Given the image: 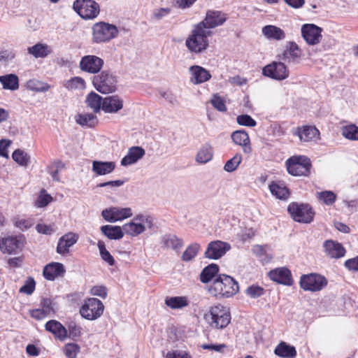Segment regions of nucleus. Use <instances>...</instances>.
Masks as SVG:
<instances>
[{
	"label": "nucleus",
	"mask_w": 358,
	"mask_h": 358,
	"mask_svg": "<svg viewBox=\"0 0 358 358\" xmlns=\"http://www.w3.org/2000/svg\"><path fill=\"white\" fill-rule=\"evenodd\" d=\"M43 311L48 316H51L56 312L57 309V304L50 299H43L41 302Z\"/></svg>",
	"instance_id": "3c124183"
},
{
	"label": "nucleus",
	"mask_w": 358,
	"mask_h": 358,
	"mask_svg": "<svg viewBox=\"0 0 358 358\" xmlns=\"http://www.w3.org/2000/svg\"><path fill=\"white\" fill-rule=\"evenodd\" d=\"M269 189L272 194L279 199H286L289 196V190L283 184L272 183Z\"/></svg>",
	"instance_id": "58836bf2"
},
{
	"label": "nucleus",
	"mask_w": 358,
	"mask_h": 358,
	"mask_svg": "<svg viewBox=\"0 0 358 358\" xmlns=\"http://www.w3.org/2000/svg\"><path fill=\"white\" fill-rule=\"evenodd\" d=\"M64 166V164L60 162H55L52 166L49 167L48 172L51 175L52 180L57 182L60 181L59 176V170Z\"/></svg>",
	"instance_id": "6e6d98bb"
},
{
	"label": "nucleus",
	"mask_w": 358,
	"mask_h": 358,
	"mask_svg": "<svg viewBox=\"0 0 358 358\" xmlns=\"http://www.w3.org/2000/svg\"><path fill=\"white\" fill-rule=\"evenodd\" d=\"M115 169V163L113 162H92V171L97 176H104L112 173Z\"/></svg>",
	"instance_id": "c756f323"
},
{
	"label": "nucleus",
	"mask_w": 358,
	"mask_h": 358,
	"mask_svg": "<svg viewBox=\"0 0 358 358\" xmlns=\"http://www.w3.org/2000/svg\"><path fill=\"white\" fill-rule=\"evenodd\" d=\"M239 290L238 282L231 276L220 275L215 279L210 288L215 296L229 298L235 295Z\"/></svg>",
	"instance_id": "7ed1b4c3"
},
{
	"label": "nucleus",
	"mask_w": 358,
	"mask_h": 358,
	"mask_svg": "<svg viewBox=\"0 0 358 358\" xmlns=\"http://www.w3.org/2000/svg\"><path fill=\"white\" fill-rule=\"evenodd\" d=\"M345 266L351 271H358V256L357 257L347 260Z\"/></svg>",
	"instance_id": "338daca9"
},
{
	"label": "nucleus",
	"mask_w": 358,
	"mask_h": 358,
	"mask_svg": "<svg viewBox=\"0 0 358 358\" xmlns=\"http://www.w3.org/2000/svg\"><path fill=\"white\" fill-rule=\"evenodd\" d=\"M190 301L187 296H167L164 304L171 310H182L189 306Z\"/></svg>",
	"instance_id": "cd10ccee"
},
{
	"label": "nucleus",
	"mask_w": 358,
	"mask_h": 358,
	"mask_svg": "<svg viewBox=\"0 0 358 358\" xmlns=\"http://www.w3.org/2000/svg\"><path fill=\"white\" fill-rule=\"evenodd\" d=\"M65 272L62 264L53 262L46 265L43 269V275L48 280H53Z\"/></svg>",
	"instance_id": "c85d7f7f"
},
{
	"label": "nucleus",
	"mask_w": 358,
	"mask_h": 358,
	"mask_svg": "<svg viewBox=\"0 0 358 358\" xmlns=\"http://www.w3.org/2000/svg\"><path fill=\"white\" fill-rule=\"evenodd\" d=\"M231 249V245L221 241L210 242L205 252V257L210 259H217L222 257Z\"/></svg>",
	"instance_id": "dca6fc26"
},
{
	"label": "nucleus",
	"mask_w": 358,
	"mask_h": 358,
	"mask_svg": "<svg viewBox=\"0 0 358 358\" xmlns=\"http://www.w3.org/2000/svg\"><path fill=\"white\" fill-rule=\"evenodd\" d=\"M90 294L93 296L106 299L108 295L107 288L103 285H94L90 289Z\"/></svg>",
	"instance_id": "052dcab7"
},
{
	"label": "nucleus",
	"mask_w": 358,
	"mask_h": 358,
	"mask_svg": "<svg viewBox=\"0 0 358 358\" xmlns=\"http://www.w3.org/2000/svg\"><path fill=\"white\" fill-rule=\"evenodd\" d=\"M0 83L3 88L9 90H16L19 88L18 77L13 73L0 76Z\"/></svg>",
	"instance_id": "c9c22d12"
},
{
	"label": "nucleus",
	"mask_w": 358,
	"mask_h": 358,
	"mask_svg": "<svg viewBox=\"0 0 358 358\" xmlns=\"http://www.w3.org/2000/svg\"><path fill=\"white\" fill-rule=\"evenodd\" d=\"M103 60L96 55H86L80 62V69L90 73H96L102 68Z\"/></svg>",
	"instance_id": "f3484780"
},
{
	"label": "nucleus",
	"mask_w": 358,
	"mask_h": 358,
	"mask_svg": "<svg viewBox=\"0 0 358 358\" xmlns=\"http://www.w3.org/2000/svg\"><path fill=\"white\" fill-rule=\"evenodd\" d=\"M65 87L70 90H84L85 88V82L80 77H74L66 81Z\"/></svg>",
	"instance_id": "de8ad7c7"
},
{
	"label": "nucleus",
	"mask_w": 358,
	"mask_h": 358,
	"mask_svg": "<svg viewBox=\"0 0 358 358\" xmlns=\"http://www.w3.org/2000/svg\"><path fill=\"white\" fill-rule=\"evenodd\" d=\"M211 104L213 107L220 112L227 111V106L224 100L217 94H214L210 100Z\"/></svg>",
	"instance_id": "bf43d9fd"
},
{
	"label": "nucleus",
	"mask_w": 358,
	"mask_h": 358,
	"mask_svg": "<svg viewBox=\"0 0 358 358\" xmlns=\"http://www.w3.org/2000/svg\"><path fill=\"white\" fill-rule=\"evenodd\" d=\"M124 182L121 180H113V181H108L106 182H101L96 185L97 187H108L110 189H113L116 187H119L123 184Z\"/></svg>",
	"instance_id": "69168bd1"
},
{
	"label": "nucleus",
	"mask_w": 358,
	"mask_h": 358,
	"mask_svg": "<svg viewBox=\"0 0 358 358\" xmlns=\"http://www.w3.org/2000/svg\"><path fill=\"white\" fill-rule=\"evenodd\" d=\"M164 244L166 248H171L176 251H178L183 246L182 241L174 235L165 236Z\"/></svg>",
	"instance_id": "a19ab883"
},
{
	"label": "nucleus",
	"mask_w": 358,
	"mask_h": 358,
	"mask_svg": "<svg viewBox=\"0 0 358 358\" xmlns=\"http://www.w3.org/2000/svg\"><path fill=\"white\" fill-rule=\"evenodd\" d=\"M287 169L289 174L295 176H306L310 173V159L304 156H293L287 162Z\"/></svg>",
	"instance_id": "0eeeda50"
},
{
	"label": "nucleus",
	"mask_w": 358,
	"mask_h": 358,
	"mask_svg": "<svg viewBox=\"0 0 358 358\" xmlns=\"http://www.w3.org/2000/svg\"><path fill=\"white\" fill-rule=\"evenodd\" d=\"M74 10L83 19H94L99 13V5L93 0H76Z\"/></svg>",
	"instance_id": "1a4fd4ad"
},
{
	"label": "nucleus",
	"mask_w": 358,
	"mask_h": 358,
	"mask_svg": "<svg viewBox=\"0 0 358 358\" xmlns=\"http://www.w3.org/2000/svg\"><path fill=\"white\" fill-rule=\"evenodd\" d=\"M189 71L191 73L190 81L195 85L206 82L211 78L209 71L199 66H191Z\"/></svg>",
	"instance_id": "bb28decb"
},
{
	"label": "nucleus",
	"mask_w": 358,
	"mask_h": 358,
	"mask_svg": "<svg viewBox=\"0 0 358 358\" xmlns=\"http://www.w3.org/2000/svg\"><path fill=\"white\" fill-rule=\"evenodd\" d=\"M27 51L36 58L45 57L52 52V48L47 44L38 43L28 48Z\"/></svg>",
	"instance_id": "f704fd0d"
},
{
	"label": "nucleus",
	"mask_w": 358,
	"mask_h": 358,
	"mask_svg": "<svg viewBox=\"0 0 358 358\" xmlns=\"http://www.w3.org/2000/svg\"><path fill=\"white\" fill-rule=\"evenodd\" d=\"M153 227L152 217L147 214L138 213L131 221L122 226V229L127 235L136 237L144 233L146 229Z\"/></svg>",
	"instance_id": "20e7f679"
},
{
	"label": "nucleus",
	"mask_w": 358,
	"mask_h": 358,
	"mask_svg": "<svg viewBox=\"0 0 358 358\" xmlns=\"http://www.w3.org/2000/svg\"><path fill=\"white\" fill-rule=\"evenodd\" d=\"M301 36L310 45H315L320 43L322 29L314 24H305L301 29Z\"/></svg>",
	"instance_id": "4468645a"
},
{
	"label": "nucleus",
	"mask_w": 358,
	"mask_h": 358,
	"mask_svg": "<svg viewBox=\"0 0 358 358\" xmlns=\"http://www.w3.org/2000/svg\"><path fill=\"white\" fill-rule=\"evenodd\" d=\"M52 201V197L43 189L35 201V206L38 208H43L48 206Z\"/></svg>",
	"instance_id": "5fc2aeb1"
},
{
	"label": "nucleus",
	"mask_w": 358,
	"mask_h": 358,
	"mask_svg": "<svg viewBox=\"0 0 358 358\" xmlns=\"http://www.w3.org/2000/svg\"><path fill=\"white\" fill-rule=\"evenodd\" d=\"M233 142L242 147L243 151L245 154H249L252 151L250 146V140L248 134L244 130L235 131L231 134Z\"/></svg>",
	"instance_id": "b1692460"
},
{
	"label": "nucleus",
	"mask_w": 358,
	"mask_h": 358,
	"mask_svg": "<svg viewBox=\"0 0 358 358\" xmlns=\"http://www.w3.org/2000/svg\"><path fill=\"white\" fill-rule=\"evenodd\" d=\"M77 234L69 232L62 236L58 241L57 252L60 255H64L69 252V248L78 240Z\"/></svg>",
	"instance_id": "412c9836"
},
{
	"label": "nucleus",
	"mask_w": 358,
	"mask_h": 358,
	"mask_svg": "<svg viewBox=\"0 0 358 358\" xmlns=\"http://www.w3.org/2000/svg\"><path fill=\"white\" fill-rule=\"evenodd\" d=\"M327 284L326 278L318 274L304 275L300 280L301 287L312 292L321 290Z\"/></svg>",
	"instance_id": "ddd939ff"
},
{
	"label": "nucleus",
	"mask_w": 358,
	"mask_h": 358,
	"mask_svg": "<svg viewBox=\"0 0 358 358\" xmlns=\"http://www.w3.org/2000/svg\"><path fill=\"white\" fill-rule=\"evenodd\" d=\"M166 358H190L185 352L173 351L166 354Z\"/></svg>",
	"instance_id": "774afa93"
},
{
	"label": "nucleus",
	"mask_w": 358,
	"mask_h": 358,
	"mask_svg": "<svg viewBox=\"0 0 358 358\" xmlns=\"http://www.w3.org/2000/svg\"><path fill=\"white\" fill-rule=\"evenodd\" d=\"M79 351L80 347L75 343H68L64 348V352L68 358H76Z\"/></svg>",
	"instance_id": "13d9d810"
},
{
	"label": "nucleus",
	"mask_w": 358,
	"mask_h": 358,
	"mask_svg": "<svg viewBox=\"0 0 358 358\" xmlns=\"http://www.w3.org/2000/svg\"><path fill=\"white\" fill-rule=\"evenodd\" d=\"M24 238L22 236H8L0 240V249L3 252L11 254L23 246Z\"/></svg>",
	"instance_id": "6ab92c4d"
},
{
	"label": "nucleus",
	"mask_w": 358,
	"mask_h": 358,
	"mask_svg": "<svg viewBox=\"0 0 358 358\" xmlns=\"http://www.w3.org/2000/svg\"><path fill=\"white\" fill-rule=\"evenodd\" d=\"M203 23L194 24L190 34L185 39V46L191 53L201 54L209 47L208 38L212 36L213 32L203 29Z\"/></svg>",
	"instance_id": "f257e3e1"
},
{
	"label": "nucleus",
	"mask_w": 358,
	"mask_h": 358,
	"mask_svg": "<svg viewBox=\"0 0 358 358\" xmlns=\"http://www.w3.org/2000/svg\"><path fill=\"white\" fill-rule=\"evenodd\" d=\"M171 13V8H160L155 10L152 15V18L155 20H160L162 18L166 17Z\"/></svg>",
	"instance_id": "0e129e2a"
},
{
	"label": "nucleus",
	"mask_w": 358,
	"mask_h": 358,
	"mask_svg": "<svg viewBox=\"0 0 358 358\" xmlns=\"http://www.w3.org/2000/svg\"><path fill=\"white\" fill-rule=\"evenodd\" d=\"M101 232L109 239H121L124 234L122 227L104 225L101 227Z\"/></svg>",
	"instance_id": "473e14b6"
},
{
	"label": "nucleus",
	"mask_w": 358,
	"mask_h": 358,
	"mask_svg": "<svg viewBox=\"0 0 358 358\" xmlns=\"http://www.w3.org/2000/svg\"><path fill=\"white\" fill-rule=\"evenodd\" d=\"M274 353L282 358H294L296 356L295 348L283 341L275 347Z\"/></svg>",
	"instance_id": "2f4dec72"
},
{
	"label": "nucleus",
	"mask_w": 358,
	"mask_h": 358,
	"mask_svg": "<svg viewBox=\"0 0 358 358\" xmlns=\"http://www.w3.org/2000/svg\"><path fill=\"white\" fill-rule=\"evenodd\" d=\"M76 121L80 125L92 127L97 123V118L94 114L86 113L76 115Z\"/></svg>",
	"instance_id": "4c0bfd02"
},
{
	"label": "nucleus",
	"mask_w": 358,
	"mask_h": 358,
	"mask_svg": "<svg viewBox=\"0 0 358 358\" xmlns=\"http://www.w3.org/2000/svg\"><path fill=\"white\" fill-rule=\"evenodd\" d=\"M145 154V150L140 146H133L128 150L127 154L122 159L121 165L127 166L136 163Z\"/></svg>",
	"instance_id": "5701e85b"
},
{
	"label": "nucleus",
	"mask_w": 358,
	"mask_h": 358,
	"mask_svg": "<svg viewBox=\"0 0 358 358\" xmlns=\"http://www.w3.org/2000/svg\"><path fill=\"white\" fill-rule=\"evenodd\" d=\"M35 281L33 278H29L25 284L20 287V292L31 294L35 289Z\"/></svg>",
	"instance_id": "e2e57ef3"
},
{
	"label": "nucleus",
	"mask_w": 358,
	"mask_h": 358,
	"mask_svg": "<svg viewBox=\"0 0 358 358\" xmlns=\"http://www.w3.org/2000/svg\"><path fill=\"white\" fill-rule=\"evenodd\" d=\"M102 97L95 92L90 93L86 98L87 106L93 110L94 113L99 112L102 109Z\"/></svg>",
	"instance_id": "e433bc0d"
},
{
	"label": "nucleus",
	"mask_w": 358,
	"mask_h": 358,
	"mask_svg": "<svg viewBox=\"0 0 358 358\" xmlns=\"http://www.w3.org/2000/svg\"><path fill=\"white\" fill-rule=\"evenodd\" d=\"M212 157V148L210 145H205L199 150L196 160L199 163L205 164L209 162Z\"/></svg>",
	"instance_id": "79ce46f5"
},
{
	"label": "nucleus",
	"mask_w": 358,
	"mask_h": 358,
	"mask_svg": "<svg viewBox=\"0 0 358 358\" xmlns=\"http://www.w3.org/2000/svg\"><path fill=\"white\" fill-rule=\"evenodd\" d=\"M293 134L298 136L299 139L304 142L315 141L320 139V131L313 126L299 127Z\"/></svg>",
	"instance_id": "aec40b11"
},
{
	"label": "nucleus",
	"mask_w": 358,
	"mask_h": 358,
	"mask_svg": "<svg viewBox=\"0 0 358 358\" xmlns=\"http://www.w3.org/2000/svg\"><path fill=\"white\" fill-rule=\"evenodd\" d=\"M122 107L123 101L117 96H109L103 99L102 110L106 113H117Z\"/></svg>",
	"instance_id": "a878e982"
},
{
	"label": "nucleus",
	"mask_w": 358,
	"mask_h": 358,
	"mask_svg": "<svg viewBox=\"0 0 358 358\" xmlns=\"http://www.w3.org/2000/svg\"><path fill=\"white\" fill-rule=\"evenodd\" d=\"M264 76L277 80H283L288 78L289 70L282 62H273L262 69Z\"/></svg>",
	"instance_id": "f8f14e48"
},
{
	"label": "nucleus",
	"mask_w": 358,
	"mask_h": 358,
	"mask_svg": "<svg viewBox=\"0 0 358 358\" xmlns=\"http://www.w3.org/2000/svg\"><path fill=\"white\" fill-rule=\"evenodd\" d=\"M119 31L115 25L100 22L92 27V40L94 43H106L117 36Z\"/></svg>",
	"instance_id": "39448f33"
},
{
	"label": "nucleus",
	"mask_w": 358,
	"mask_h": 358,
	"mask_svg": "<svg viewBox=\"0 0 358 358\" xmlns=\"http://www.w3.org/2000/svg\"><path fill=\"white\" fill-rule=\"evenodd\" d=\"M104 305L98 299L87 298L80 309V315L88 320H95L99 318L103 313Z\"/></svg>",
	"instance_id": "423d86ee"
},
{
	"label": "nucleus",
	"mask_w": 358,
	"mask_h": 358,
	"mask_svg": "<svg viewBox=\"0 0 358 358\" xmlns=\"http://www.w3.org/2000/svg\"><path fill=\"white\" fill-rule=\"evenodd\" d=\"M263 35L268 40L282 41L285 38V31L274 25H266L262 28Z\"/></svg>",
	"instance_id": "7c9ffc66"
},
{
	"label": "nucleus",
	"mask_w": 358,
	"mask_h": 358,
	"mask_svg": "<svg viewBox=\"0 0 358 358\" xmlns=\"http://www.w3.org/2000/svg\"><path fill=\"white\" fill-rule=\"evenodd\" d=\"M242 161V155L241 154H236L231 159L228 160L224 166V169L227 172H233L234 171Z\"/></svg>",
	"instance_id": "864d4df0"
},
{
	"label": "nucleus",
	"mask_w": 358,
	"mask_h": 358,
	"mask_svg": "<svg viewBox=\"0 0 358 358\" xmlns=\"http://www.w3.org/2000/svg\"><path fill=\"white\" fill-rule=\"evenodd\" d=\"M27 87L34 92H45L49 90L50 85L39 80H29Z\"/></svg>",
	"instance_id": "09e8293b"
},
{
	"label": "nucleus",
	"mask_w": 358,
	"mask_h": 358,
	"mask_svg": "<svg viewBox=\"0 0 358 358\" xmlns=\"http://www.w3.org/2000/svg\"><path fill=\"white\" fill-rule=\"evenodd\" d=\"M293 220L298 222L310 223L314 217L312 208L308 204L292 203L287 208Z\"/></svg>",
	"instance_id": "9d476101"
},
{
	"label": "nucleus",
	"mask_w": 358,
	"mask_h": 358,
	"mask_svg": "<svg viewBox=\"0 0 358 358\" xmlns=\"http://www.w3.org/2000/svg\"><path fill=\"white\" fill-rule=\"evenodd\" d=\"M237 123L245 127H255L256 121L249 115H240L236 117Z\"/></svg>",
	"instance_id": "4d7b16f0"
},
{
	"label": "nucleus",
	"mask_w": 358,
	"mask_h": 358,
	"mask_svg": "<svg viewBox=\"0 0 358 358\" xmlns=\"http://www.w3.org/2000/svg\"><path fill=\"white\" fill-rule=\"evenodd\" d=\"M317 199L326 205L333 204L336 199V195L331 191H323L317 193Z\"/></svg>",
	"instance_id": "603ef678"
},
{
	"label": "nucleus",
	"mask_w": 358,
	"mask_h": 358,
	"mask_svg": "<svg viewBox=\"0 0 358 358\" xmlns=\"http://www.w3.org/2000/svg\"><path fill=\"white\" fill-rule=\"evenodd\" d=\"M227 20V15L219 10H209L206 12L205 18L199 23H203V29H211L222 25Z\"/></svg>",
	"instance_id": "2eb2a0df"
},
{
	"label": "nucleus",
	"mask_w": 358,
	"mask_h": 358,
	"mask_svg": "<svg viewBox=\"0 0 358 358\" xmlns=\"http://www.w3.org/2000/svg\"><path fill=\"white\" fill-rule=\"evenodd\" d=\"M12 157L13 160L20 166H27L29 163V155L22 150L17 149L15 150Z\"/></svg>",
	"instance_id": "a18cd8bd"
},
{
	"label": "nucleus",
	"mask_w": 358,
	"mask_h": 358,
	"mask_svg": "<svg viewBox=\"0 0 358 358\" xmlns=\"http://www.w3.org/2000/svg\"><path fill=\"white\" fill-rule=\"evenodd\" d=\"M97 246L99 250L100 256L101 259L107 262L109 266H113L115 264V259L110 252L107 250L105 243L102 241H99Z\"/></svg>",
	"instance_id": "49530a36"
},
{
	"label": "nucleus",
	"mask_w": 358,
	"mask_h": 358,
	"mask_svg": "<svg viewBox=\"0 0 358 358\" xmlns=\"http://www.w3.org/2000/svg\"><path fill=\"white\" fill-rule=\"evenodd\" d=\"M269 278L280 284L285 285H292V279L290 271L285 268H277L271 271L268 273Z\"/></svg>",
	"instance_id": "4be33fe9"
},
{
	"label": "nucleus",
	"mask_w": 358,
	"mask_h": 358,
	"mask_svg": "<svg viewBox=\"0 0 358 358\" xmlns=\"http://www.w3.org/2000/svg\"><path fill=\"white\" fill-rule=\"evenodd\" d=\"M253 253L259 257L262 261H266L271 259L270 248L268 245H256L252 248Z\"/></svg>",
	"instance_id": "37998d69"
},
{
	"label": "nucleus",
	"mask_w": 358,
	"mask_h": 358,
	"mask_svg": "<svg viewBox=\"0 0 358 358\" xmlns=\"http://www.w3.org/2000/svg\"><path fill=\"white\" fill-rule=\"evenodd\" d=\"M45 329L61 340H63L67 336L66 329L56 320L48 322L45 324Z\"/></svg>",
	"instance_id": "72a5a7b5"
},
{
	"label": "nucleus",
	"mask_w": 358,
	"mask_h": 358,
	"mask_svg": "<svg viewBox=\"0 0 358 358\" xmlns=\"http://www.w3.org/2000/svg\"><path fill=\"white\" fill-rule=\"evenodd\" d=\"M342 135L351 141H358V127L351 124L342 129Z\"/></svg>",
	"instance_id": "8fccbe9b"
},
{
	"label": "nucleus",
	"mask_w": 358,
	"mask_h": 358,
	"mask_svg": "<svg viewBox=\"0 0 358 358\" xmlns=\"http://www.w3.org/2000/svg\"><path fill=\"white\" fill-rule=\"evenodd\" d=\"M96 90L102 94L113 92L116 90L117 78L108 71H102L94 77L92 80Z\"/></svg>",
	"instance_id": "6e6552de"
},
{
	"label": "nucleus",
	"mask_w": 358,
	"mask_h": 358,
	"mask_svg": "<svg viewBox=\"0 0 358 358\" xmlns=\"http://www.w3.org/2000/svg\"><path fill=\"white\" fill-rule=\"evenodd\" d=\"M204 320L211 328L222 329L230 323L231 315L227 307L218 304L209 308L204 314Z\"/></svg>",
	"instance_id": "f03ea898"
},
{
	"label": "nucleus",
	"mask_w": 358,
	"mask_h": 358,
	"mask_svg": "<svg viewBox=\"0 0 358 358\" xmlns=\"http://www.w3.org/2000/svg\"><path fill=\"white\" fill-rule=\"evenodd\" d=\"M132 215L133 211L129 207L120 208L112 206L103 210L101 212V216L103 218L109 222L122 221L131 217Z\"/></svg>",
	"instance_id": "9b49d317"
},
{
	"label": "nucleus",
	"mask_w": 358,
	"mask_h": 358,
	"mask_svg": "<svg viewBox=\"0 0 358 358\" xmlns=\"http://www.w3.org/2000/svg\"><path fill=\"white\" fill-rule=\"evenodd\" d=\"M218 266L215 264H211L204 268L201 273L200 280L202 282L206 283L210 281L215 274L218 272Z\"/></svg>",
	"instance_id": "ea45409f"
},
{
	"label": "nucleus",
	"mask_w": 358,
	"mask_h": 358,
	"mask_svg": "<svg viewBox=\"0 0 358 358\" xmlns=\"http://www.w3.org/2000/svg\"><path fill=\"white\" fill-rule=\"evenodd\" d=\"M324 248L326 255L330 258L338 259L345 255V250L338 242L329 240L324 242Z\"/></svg>",
	"instance_id": "393cba45"
},
{
	"label": "nucleus",
	"mask_w": 358,
	"mask_h": 358,
	"mask_svg": "<svg viewBox=\"0 0 358 358\" xmlns=\"http://www.w3.org/2000/svg\"><path fill=\"white\" fill-rule=\"evenodd\" d=\"M301 55V50L295 42H288L279 58L288 63H294L299 61Z\"/></svg>",
	"instance_id": "a211bd4d"
},
{
	"label": "nucleus",
	"mask_w": 358,
	"mask_h": 358,
	"mask_svg": "<svg viewBox=\"0 0 358 358\" xmlns=\"http://www.w3.org/2000/svg\"><path fill=\"white\" fill-rule=\"evenodd\" d=\"M200 245L198 243H193L189 245L181 256L182 261L189 262L192 260L199 251Z\"/></svg>",
	"instance_id": "c03bdc74"
},
{
	"label": "nucleus",
	"mask_w": 358,
	"mask_h": 358,
	"mask_svg": "<svg viewBox=\"0 0 358 358\" xmlns=\"http://www.w3.org/2000/svg\"><path fill=\"white\" fill-rule=\"evenodd\" d=\"M245 292L251 298H257L263 295L264 289L259 286L252 285L246 289Z\"/></svg>",
	"instance_id": "680f3d73"
}]
</instances>
